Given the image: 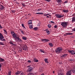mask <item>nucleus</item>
<instances>
[{"label":"nucleus","instance_id":"nucleus-51","mask_svg":"<svg viewBox=\"0 0 75 75\" xmlns=\"http://www.w3.org/2000/svg\"><path fill=\"white\" fill-rule=\"evenodd\" d=\"M22 26L23 27L24 26V24H22Z\"/></svg>","mask_w":75,"mask_h":75},{"label":"nucleus","instance_id":"nucleus-16","mask_svg":"<svg viewBox=\"0 0 75 75\" xmlns=\"http://www.w3.org/2000/svg\"><path fill=\"white\" fill-rule=\"evenodd\" d=\"M48 59L47 58L45 59H44V61L45 62H46V63H47V64H48L49 63V62H48Z\"/></svg>","mask_w":75,"mask_h":75},{"label":"nucleus","instance_id":"nucleus-63","mask_svg":"<svg viewBox=\"0 0 75 75\" xmlns=\"http://www.w3.org/2000/svg\"><path fill=\"white\" fill-rule=\"evenodd\" d=\"M13 0V1H16V0Z\"/></svg>","mask_w":75,"mask_h":75},{"label":"nucleus","instance_id":"nucleus-42","mask_svg":"<svg viewBox=\"0 0 75 75\" xmlns=\"http://www.w3.org/2000/svg\"><path fill=\"white\" fill-rule=\"evenodd\" d=\"M1 67H2V64L1 63H0V68H1Z\"/></svg>","mask_w":75,"mask_h":75},{"label":"nucleus","instance_id":"nucleus-44","mask_svg":"<svg viewBox=\"0 0 75 75\" xmlns=\"http://www.w3.org/2000/svg\"><path fill=\"white\" fill-rule=\"evenodd\" d=\"M11 12H12V13H15V11L14 10H11Z\"/></svg>","mask_w":75,"mask_h":75},{"label":"nucleus","instance_id":"nucleus-22","mask_svg":"<svg viewBox=\"0 0 75 75\" xmlns=\"http://www.w3.org/2000/svg\"><path fill=\"white\" fill-rule=\"evenodd\" d=\"M75 17H74L72 18L71 22H72L73 23V22H75Z\"/></svg>","mask_w":75,"mask_h":75},{"label":"nucleus","instance_id":"nucleus-64","mask_svg":"<svg viewBox=\"0 0 75 75\" xmlns=\"http://www.w3.org/2000/svg\"><path fill=\"white\" fill-rule=\"evenodd\" d=\"M0 71H1V68L0 67Z\"/></svg>","mask_w":75,"mask_h":75},{"label":"nucleus","instance_id":"nucleus-41","mask_svg":"<svg viewBox=\"0 0 75 75\" xmlns=\"http://www.w3.org/2000/svg\"><path fill=\"white\" fill-rule=\"evenodd\" d=\"M45 1H47L48 2H50L51 1L50 0H45Z\"/></svg>","mask_w":75,"mask_h":75},{"label":"nucleus","instance_id":"nucleus-54","mask_svg":"<svg viewBox=\"0 0 75 75\" xmlns=\"http://www.w3.org/2000/svg\"><path fill=\"white\" fill-rule=\"evenodd\" d=\"M44 15L45 16H47V15L46 14H45Z\"/></svg>","mask_w":75,"mask_h":75},{"label":"nucleus","instance_id":"nucleus-39","mask_svg":"<svg viewBox=\"0 0 75 75\" xmlns=\"http://www.w3.org/2000/svg\"><path fill=\"white\" fill-rule=\"evenodd\" d=\"M9 44H12V45H14V44L12 42H9Z\"/></svg>","mask_w":75,"mask_h":75},{"label":"nucleus","instance_id":"nucleus-23","mask_svg":"<svg viewBox=\"0 0 75 75\" xmlns=\"http://www.w3.org/2000/svg\"><path fill=\"white\" fill-rule=\"evenodd\" d=\"M4 31L5 34H6V35H7L8 33L7 32L6 30H4Z\"/></svg>","mask_w":75,"mask_h":75},{"label":"nucleus","instance_id":"nucleus-60","mask_svg":"<svg viewBox=\"0 0 75 75\" xmlns=\"http://www.w3.org/2000/svg\"><path fill=\"white\" fill-rule=\"evenodd\" d=\"M13 32H11V34H13Z\"/></svg>","mask_w":75,"mask_h":75},{"label":"nucleus","instance_id":"nucleus-59","mask_svg":"<svg viewBox=\"0 0 75 75\" xmlns=\"http://www.w3.org/2000/svg\"><path fill=\"white\" fill-rule=\"evenodd\" d=\"M46 14V16H48V15H49V14Z\"/></svg>","mask_w":75,"mask_h":75},{"label":"nucleus","instance_id":"nucleus-45","mask_svg":"<svg viewBox=\"0 0 75 75\" xmlns=\"http://www.w3.org/2000/svg\"><path fill=\"white\" fill-rule=\"evenodd\" d=\"M21 32L22 33V34H24V32L23 31V30H21Z\"/></svg>","mask_w":75,"mask_h":75},{"label":"nucleus","instance_id":"nucleus-10","mask_svg":"<svg viewBox=\"0 0 75 75\" xmlns=\"http://www.w3.org/2000/svg\"><path fill=\"white\" fill-rule=\"evenodd\" d=\"M16 40L18 42H19V43H20V42H22V40L19 38V37L16 39Z\"/></svg>","mask_w":75,"mask_h":75},{"label":"nucleus","instance_id":"nucleus-31","mask_svg":"<svg viewBox=\"0 0 75 75\" xmlns=\"http://www.w3.org/2000/svg\"><path fill=\"white\" fill-rule=\"evenodd\" d=\"M35 14H43V13H35Z\"/></svg>","mask_w":75,"mask_h":75},{"label":"nucleus","instance_id":"nucleus-11","mask_svg":"<svg viewBox=\"0 0 75 75\" xmlns=\"http://www.w3.org/2000/svg\"><path fill=\"white\" fill-rule=\"evenodd\" d=\"M72 75V72L71 70H69L66 73V75Z\"/></svg>","mask_w":75,"mask_h":75},{"label":"nucleus","instance_id":"nucleus-17","mask_svg":"<svg viewBox=\"0 0 75 75\" xmlns=\"http://www.w3.org/2000/svg\"><path fill=\"white\" fill-rule=\"evenodd\" d=\"M4 61H5V60H4V59H3V58L0 57V62H2Z\"/></svg>","mask_w":75,"mask_h":75},{"label":"nucleus","instance_id":"nucleus-20","mask_svg":"<svg viewBox=\"0 0 75 75\" xmlns=\"http://www.w3.org/2000/svg\"><path fill=\"white\" fill-rule=\"evenodd\" d=\"M66 35H72V33H66Z\"/></svg>","mask_w":75,"mask_h":75},{"label":"nucleus","instance_id":"nucleus-58","mask_svg":"<svg viewBox=\"0 0 75 75\" xmlns=\"http://www.w3.org/2000/svg\"><path fill=\"white\" fill-rule=\"evenodd\" d=\"M47 18H49V16H47Z\"/></svg>","mask_w":75,"mask_h":75},{"label":"nucleus","instance_id":"nucleus-15","mask_svg":"<svg viewBox=\"0 0 75 75\" xmlns=\"http://www.w3.org/2000/svg\"><path fill=\"white\" fill-rule=\"evenodd\" d=\"M21 71H18L16 72L15 73V74L16 75H19L21 73Z\"/></svg>","mask_w":75,"mask_h":75},{"label":"nucleus","instance_id":"nucleus-27","mask_svg":"<svg viewBox=\"0 0 75 75\" xmlns=\"http://www.w3.org/2000/svg\"><path fill=\"white\" fill-rule=\"evenodd\" d=\"M39 51H40V52H43V53H44V52H45L44 51H43V50H42V49H40L39 50Z\"/></svg>","mask_w":75,"mask_h":75},{"label":"nucleus","instance_id":"nucleus-62","mask_svg":"<svg viewBox=\"0 0 75 75\" xmlns=\"http://www.w3.org/2000/svg\"><path fill=\"white\" fill-rule=\"evenodd\" d=\"M49 16H51V15H49Z\"/></svg>","mask_w":75,"mask_h":75},{"label":"nucleus","instance_id":"nucleus-6","mask_svg":"<svg viewBox=\"0 0 75 75\" xmlns=\"http://www.w3.org/2000/svg\"><path fill=\"white\" fill-rule=\"evenodd\" d=\"M68 51L69 52V53H71V55H75V51L73 50H68Z\"/></svg>","mask_w":75,"mask_h":75},{"label":"nucleus","instance_id":"nucleus-3","mask_svg":"<svg viewBox=\"0 0 75 75\" xmlns=\"http://www.w3.org/2000/svg\"><path fill=\"white\" fill-rule=\"evenodd\" d=\"M0 40L2 41H6V40L4 39V37L1 33H0Z\"/></svg>","mask_w":75,"mask_h":75},{"label":"nucleus","instance_id":"nucleus-7","mask_svg":"<svg viewBox=\"0 0 75 75\" xmlns=\"http://www.w3.org/2000/svg\"><path fill=\"white\" fill-rule=\"evenodd\" d=\"M67 55H68V54H63L62 55V56H60L61 58H62V59H63V58H65L67 56Z\"/></svg>","mask_w":75,"mask_h":75},{"label":"nucleus","instance_id":"nucleus-5","mask_svg":"<svg viewBox=\"0 0 75 75\" xmlns=\"http://www.w3.org/2000/svg\"><path fill=\"white\" fill-rule=\"evenodd\" d=\"M56 16L57 18H62V17H64V15L62 14H56Z\"/></svg>","mask_w":75,"mask_h":75},{"label":"nucleus","instance_id":"nucleus-21","mask_svg":"<svg viewBox=\"0 0 75 75\" xmlns=\"http://www.w3.org/2000/svg\"><path fill=\"white\" fill-rule=\"evenodd\" d=\"M58 75H64V74L62 73H61V71H59V72L58 73Z\"/></svg>","mask_w":75,"mask_h":75},{"label":"nucleus","instance_id":"nucleus-46","mask_svg":"<svg viewBox=\"0 0 75 75\" xmlns=\"http://www.w3.org/2000/svg\"><path fill=\"white\" fill-rule=\"evenodd\" d=\"M28 62H29V63H30V62H31L30 60H28Z\"/></svg>","mask_w":75,"mask_h":75},{"label":"nucleus","instance_id":"nucleus-61","mask_svg":"<svg viewBox=\"0 0 75 75\" xmlns=\"http://www.w3.org/2000/svg\"><path fill=\"white\" fill-rule=\"evenodd\" d=\"M54 71H53V74H54Z\"/></svg>","mask_w":75,"mask_h":75},{"label":"nucleus","instance_id":"nucleus-29","mask_svg":"<svg viewBox=\"0 0 75 75\" xmlns=\"http://www.w3.org/2000/svg\"><path fill=\"white\" fill-rule=\"evenodd\" d=\"M34 30H38V27H36L33 28Z\"/></svg>","mask_w":75,"mask_h":75},{"label":"nucleus","instance_id":"nucleus-2","mask_svg":"<svg viewBox=\"0 0 75 75\" xmlns=\"http://www.w3.org/2000/svg\"><path fill=\"white\" fill-rule=\"evenodd\" d=\"M69 24V23L66 22H61V25L62 26L63 28H66L68 25V24Z\"/></svg>","mask_w":75,"mask_h":75},{"label":"nucleus","instance_id":"nucleus-40","mask_svg":"<svg viewBox=\"0 0 75 75\" xmlns=\"http://www.w3.org/2000/svg\"><path fill=\"white\" fill-rule=\"evenodd\" d=\"M30 27V29H32V28H33V26H29Z\"/></svg>","mask_w":75,"mask_h":75},{"label":"nucleus","instance_id":"nucleus-4","mask_svg":"<svg viewBox=\"0 0 75 75\" xmlns=\"http://www.w3.org/2000/svg\"><path fill=\"white\" fill-rule=\"evenodd\" d=\"M12 36L13 38L16 39L19 37L18 35L16 33H14L13 34H12Z\"/></svg>","mask_w":75,"mask_h":75},{"label":"nucleus","instance_id":"nucleus-18","mask_svg":"<svg viewBox=\"0 0 75 75\" xmlns=\"http://www.w3.org/2000/svg\"><path fill=\"white\" fill-rule=\"evenodd\" d=\"M34 62H38V59H37L36 58H35L34 59Z\"/></svg>","mask_w":75,"mask_h":75},{"label":"nucleus","instance_id":"nucleus-9","mask_svg":"<svg viewBox=\"0 0 75 75\" xmlns=\"http://www.w3.org/2000/svg\"><path fill=\"white\" fill-rule=\"evenodd\" d=\"M22 49L24 51H26L27 50H28V47L25 45L22 47Z\"/></svg>","mask_w":75,"mask_h":75},{"label":"nucleus","instance_id":"nucleus-24","mask_svg":"<svg viewBox=\"0 0 75 75\" xmlns=\"http://www.w3.org/2000/svg\"><path fill=\"white\" fill-rule=\"evenodd\" d=\"M11 73H12V72L11 71H9L8 74V75H11Z\"/></svg>","mask_w":75,"mask_h":75},{"label":"nucleus","instance_id":"nucleus-36","mask_svg":"<svg viewBox=\"0 0 75 75\" xmlns=\"http://www.w3.org/2000/svg\"><path fill=\"white\" fill-rule=\"evenodd\" d=\"M48 27H49V28H51V25H50V24H49L48 25Z\"/></svg>","mask_w":75,"mask_h":75},{"label":"nucleus","instance_id":"nucleus-56","mask_svg":"<svg viewBox=\"0 0 75 75\" xmlns=\"http://www.w3.org/2000/svg\"><path fill=\"white\" fill-rule=\"evenodd\" d=\"M30 66H31L30 65H29V66H28L27 67H30Z\"/></svg>","mask_w":75,"mask_h":75},{"label":"nucleus","instance_id":"nucleus-14","mask_svg":"<svg viewBox=\"0 0 75 75\" xmlns=\"http://www.w3.org/2000/svg\"><path fill=\"white\" fill-rule=\"evenodd\" d=\"M62 11L63 12V13H68V9H64L62 10Z\"/></svg>","mask_w":75,"mask_h":75},{"label":"nucleus","instance_id":"nucleus-47","mask_svg":"<svg viewBox=\"0 0 75 75\" xmlns=\"http://www.w3.org/2000/svg\"><path fill=\"white\" fill-rule=\"evenodd\" d=\"M73 31H75V28H74L72 29Z\"/></svg>","mask_w":75,"mask_h":75},{"label":"nucleus","instance_id":"nucleus-12","mask_svg":"<svg viewBox=\"0 0 75 75\" xmlns=\"http://www.w3.org/2000/svg\"><path fill=\"white\" fill-rule=\"evenodd\" d=\"M4 9V7L3 6L1 5V4H0V10L1 11V10H3Z\"/></svg>","mask_w":75,"mask_h":75},{"label":"nucleus","instance_id":"nucleus-35","mask_svg":"<svg viewBox=\"0 0 75 75\" xmlns=\"http://www.w3.org/2000/svg\"><path fill=\"white\" fill-rule=\"evenodd\" d=\"M20 75H25V74L23 72H22L21 73Z\"/></svg>","mask_w":75,"mask_h":75},{"label":"nucleus","instance_id":"nucleus-1","mask_svg":"<svg viewBox=\"0 0 75 75\" xmlns=\"http://www.w3.org/2000/svg\"><path fill=\"white\" fill-rule=\"evenodd\" d=\"M63 49L61 47H57L55 50L57 54H60L62 51Z\"/></svg>","mask_w":75,"mask_h":75},{"label":"nucleus","instance_id":"nucleus-38","mask_svg":"<svg viewBox=\"0 0 75 75\" xmlns=\"http://www.w3.org/2000/svg\"><path fill=\"white\" fill-rule=\"evenodd\" d=\"M74 59H69V61H74Z\"/></svg>","mask_w":75,"mask_h":75},{"label":"nucleus","instance_id":"nucleus-53","mask_svg":"<svg viewBox=\"0 0 75 75\" xmlns=\"http://www.w3.org/2000/svg\"><path fill=\"white\" fill-rule=\"evenodd\" d=\"M28 24H32V23H31V22L29 23H28Z\"/></svg>","mask_w":75,"mask_h":75},{"label":"nucleus","instance_id":"nucleus-57","mask_svg":"<svg viewBox=\"0 0 75 75\" xmlns=\"http://www.w3.org/2000/svg\"><path fill=\"white\" fill-rule=\"evenodd\" d=\"M29 21V22H30V23H31V22H32V21L31 20H30Z\"/></svg>","mask_w":75,"mask_h":75},{"label":"nucleus","instance_id":"nucleus-49","mask_svg":"<svg viewBox=\"0 0 75 75\" xmlns=\"http://www.w3.org/2000/svg\"><path fill=\"white\" fill-rule=\"evenodd\" d=\"M16 4H18V5H19V4H20L19 3H18V2H16Z\"/></svg>","mask_w":75,"mask_h":75},{"label":"nucleus","instance_id":"nucleus-37","mask_svg":"<svg viewBox=\"0 0 75 75\" xmlns=\"http://www.w3.org/2000/svg\"><path fill=\"white\" fill-rule=\"evenodd\" d=\"M54 28H57V25H55L54 26Z\"/></svg>","mask_w":75,"mask_h":75},{"label":"nucleus","instance_id":"nucleus-52","mask_svg":"<svg viewBox=\"0 0 75 75\" xmlns=\"http://www.w3.org/2000/svg\"><path fill=\"white\" fill-rule=\"evenodd\" d=\"M40 10H41V9H38L37 10L38 11H40Z\"/></svg>","mask_w":75,"mask_h":75},{"label":"nucleus","instance_id":"nucleus-32","mask_svg":"<svg viewBox=\"0 0 75 75\" xmlns=\"http://www.w3.org/2000/svg\"><path fill=\"white\" fill-rule=\"evenodd\" d=\"M28 75H34V74L32 73H30L28 74Z\"/></svg>","mask_w":75,"mask_h":75},{"label":"nucleus","instance_id":"nucleus-26","mask_svg":"<svg viewBox=\"0 0 75 75\" xmlns=\"http://www.w3.org/2000/svg\"><path fill=\"white\" fill-rule=\"evenodd\" d=\"M22 39L23 40H27V38H26V37L23 36L22 38Z\"/></svg>","mask_w":75,"mask_h":75},{"label":"nucleus","instance_id":"nucleus-28","mask_svg":"<svg viewBox=\"0 0 75 75\" xmlns=\"http://www.w3.org/2000/svg\"><path fill=\"white\" fill-rule=\"evenodd\" d=\"M57 2L58 3H62V1L61 0H58Z\"/></svg>","mask_w":75,"mask_h":75},{"label":"nucleus","instance_id":"nucleus-33","mask_svg":"<svg viewBox=\"0 0 75 75\" xmlns=\"http://www.w3.org/2000/svg\"><path fill=\"white\" fill-rule=\"evenodd\" d=\"M19 51L20 52H22V49L21 48H19Z\"/></svg>","mask_w":75,"mask_h":75},{"label":"nucleus","instance_id":"nucleus-30","mask_svg":"<svg viewBox=\"0 0 75 75\" xmlns=\"http://www.w3.org/2000/svg\"><path fill=\"white\" fill-rule=\"evenodd\" d=\"M0 45H4V42H0Z\"/></svg>","mask_w":75,"mask_h":75},{"label":"nucleus","instance_id":"nucleus-50","mask_svg":"<svg viewBox=\"0 0 75 75\" xmlns=\"http://www.w3.org/2000/svg\"><path fill=\"white\" fill-rule=\"evenodd\" d=\"M50 23H53V24H54V22H53L52 21H51Z\"/></svg>","mask_w":75,"mask_h":75},{"label":"nucleus","instance_id":"nucleus-34","mask_svg":"<svg viewBox=\"0 0 75 75\" xmlns=\"http://www.w3.org/2000/svg\"><path fill=\"white\" fill-rule=\"evenodd\" d=\"M21 5H22V6H23V7H25V4L22 3L21 4Z\"/></svg>","mask_w":75,"mask_h":75},{"label":"nucleus","instance_id":"nucleus-13","mask_svg":"<svg viewBox=\"0 0 75 75\" xmlns=\"http://www.w3.org/2000/svg\"><path fill=\"white\" fill-rule=\"evenodd\" d=\"M42 41H44V42H48V41H49V40L45 39H42Z\"/></svg>","mask_w":75,"mask_h":75},{"label":"nucleus","instance_id":"nucleus-8","mask_svg":"<svg viewBox=\"0 0 75 75\" xmlns=\"http://www.w3.org/2000/svg\"><path fill=\"white\" fill-rule=\"evenodd\" d=\"M33 69V67H29L27 70V71L28 72H32Z\"/></svg>","mask_w":75,"mask_h":75},{"label":"nucleus","instance_id":"nucleus-25","mask_svg":"<svg viewBox=\"0 0 75 75\" xmlns=\"http://www.w3.org/2000/svg\"><path fill=\"white\" fill-rule=\"evenodd\" d=\"M46 31V33H48V34H50V31L48 30V29H46L45 30Z\"/></svg>","mask_w":75,"mask_h":75},{"label":"nucleus","instance_id":"nucleus-48","mask_svg":"<svg viewBox=\"0 0 75 75\" xmlns=\"http://www.w3.org/2000/svg\"><path fill=\"white\" fill-rule=\"evenodd\" d=\"M68 3V1H65L64 2V3Z\"/></svg>","mask_w":75,"mask_h":75},{"label":"nucleus","instance_id":"nucleus-55","mask_svg":"<svg viewBox=\"0 0 75 75\" xmlns=\"http://www.w3.org/2000/svg\"><path fill=\"white\" fill-rule=\"evenodd\" d=\"M23 28L24 29H25V27L24 26V27H23Z\"/></svg>","mask_w":75,"mask_h":75},{"label":"nucleus","instance_id":"nucleus-19","mask_svg":"<svg viewBox=\"0 0 75 75\" xmlns=\"http://www.w3.org/2000/svg\"><path fill=\"white\" fill-rule=\"evenodd\" d=\"M49 45L50 46V47H53V44H52V43H49Z\"/></svg>","mask_w":75,"mask_h":75},{"label":"nucleus","instance_id":"nucleus-43","mask_svg":"<svg viewBox=\"0 0 75 75\" xmlns=\"http://www.w3.org/2000/svg\"><path fill=\"white\" fill-rule=\"evenodd\" d=\"M1 28H3V27L0 25V29H1Z\"/></svg>","mask_w":75,"mask_h":75}]
</instances>
